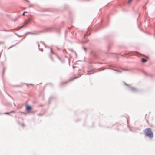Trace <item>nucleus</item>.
<instances>
[{"label": "nucleus", "mask_w": 155, "mask_h": 155, "mask_svg": "<svg viewBox=\"0 0 155 155\" xmlns=\"http://www.w3.org/2000/svg\"><path fill=\"white\" fill-rule=\"evenodd\" d=\"M144 132L146 136L150 138H152L153 137V134L150 128H146L144 130Z\"/></svg>", "instance_id": "f257e3e1"}, {"label": "nucleus", "mask_w": 155, "mask_h": 155, "mask_svg": "<svg viewBox=\"0 0 155 155\" xmlns=\"http://www.w3.org/2000/svg\"><path fill=\"white\" fill-rule=\"evenodd\" d=\"M31 110V106L29 105H26V110L27 112H29Z\"/></svg>", "instance_id": "f03ea898"}, {"label": "nucleus", "mask_w": 155, "mask_h": 155, "mask_svg": "<svg viewBox=\"0 0 155 155\" xmlns=\"http://www.w3.org/2000/svg\"><path fill=\"white\" fill-rule=\"evenodd\" d=\"M130 90L132 91H135L137 90L135 88L133 87L130 88Z\"/></svg>", "instance_id": "7ed1b4c3"}, {"label": "nucleus", "mask_w": 155, "mask_h": 155, "mask_svg": "<svg viewBox=\"0 0 155 155\" xmlns=\"http://www.w3.org/2000/svg\"><path fill=\"white\" fill-rule=\"evenodd\" d=\"M147 61V60L144 59V58H142L141 59V61L142 62H145Z\"/></svg>", "instance_id": "20e7f679"}, {"label": "nucleus", "mask_w": 155, "mask_h": 155, "mask_svg": "<svg viewBox=\"0 0 155 155\" xmlns=\"http://www.w3.org/2000/svg\"><path fill=\"white\" fill-rule=\"evenodd\" d=\"M132 1V0H129L128 3H130Z\"/></svg>", "instance_id": "39448f33"}, {"label": "nucleus", "mask_w": 155, "mask_h": 155, "mask_svg": "<svg viewBox=\"0 0 155 155\" xmlns=\"http://www.w3.org/2000/svg\"><path fill=\"white\" fill-rule=\"evenodd\" d=\"M25 13H24V12L23 13V14H22V15H23V16H24V15H25Z\"/></svg>", "instance_id": "423d86ee"}, {"label": "nucleus", "mask_w": 155, "mask_h": 155, "mask_svg": "<svg viewBox=\"0 0 155 155\" xmlns=\"http://www.w3.org/2000/svg\"><path fill=\"white\" fill-rule=\"evenodd\" d=\"M5 114H9V113H5Z\"/></svg>", "instance_id": "0eeeda50"}, {"label": "nucleus", "mask_w": 155, "mask_h": 155, "mask_svg": "<svg viewBox=\"0 0 155 155\" xmlns=\"http://www.w3.org/2000/svg\"><path fill=\"white\" fill-rule=\"evenodd\" d=\"M27 11H25V12H24V13H27Z\"/></svg>", "instance_id": "6e6552de"}, {"label": "nucleus", "mask_w": 155, "mask_h": 155, "mask_svg": "<svg viewBox=\"0 0 155 155\" xmlns=\"http://www.w3.org/2000/svg\"><path fill=\"white\" fill-rule=\"evenodd\" d=\"M73 79H71V80H73Z\"/></svg>", "instance_id": "1a4fd4ad"}]
</instances>
